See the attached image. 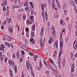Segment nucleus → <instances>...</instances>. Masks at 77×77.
<instances>
[{"label": "nucleus", "instance_id": "7ed1b4c3", "mask_svg": "<svg viewBox=\"0 0 77 77\" xmlns=\"http://www.w3.org/2000/svg\"><path fill=\"white\" fill-rule=\"evenodd\" d=\"M74 68H75V64L73 63L72 64L71 66V72L72 73L74 72Z\"/></svg>", "mask_w": 77, "mask_h": 77}, {"label": "nucleus", "instance_id": "864d4df0", "mask_svg": "<svg viewBox=\"0 0 77 77\" xmlns=\"http://www.w3.org/2000/svg\"><path fill=\"white\" fill-rule=\"evenodd\" d=\"M22 77H24V72H22Z\"/></svg>", "mask_w": 77, "mask_h": 77}, {"label": "nucleus", "instance_id": "c03bdc74", "mask_svg": "<svg viewBox=\"0 0 77 77\" xmlns=\"http://www.w3.org/2000/svg\"><path fill=\"white\" fill-rule=\"evenodd\" d=\"M1 47L2 48H4L5 47V45H1Z\"/></svg>", "mask_w": 77, "mask_h": 77}, {"label": "nucleus", "instance_id": "680f3d73", "mask_svg": "<svg viewBox=\"0 0 77 77\" xmlns=\"http://www.w3.org/2000/svg\"><path fill=\"white\" fill-rule=\"evenodd\" d=\"M14 61L13 60L11 61V65H12V64H14Z\"/></svg>", "mask_w": 77, "mask_h": 77}, {"label": "nucleus", "instance_id": "3c124183", "mask_svg": "<svg viewBox=\"0 0 77 77\" xmlns=\"http://www.w3.org/2000/svg\"><path fill=\"white\" fill-rule=\"evenodd\" d=\"M5 10H6V8L5 7H3V11H5Z\"/></svg>", "mask_w": 77, "mask_h": 77}, {"label": "nucleus", "instance_id": "72a5a7b5", "mask_svg": "<svg viewBox=\"0 0 77 77\" xmlns=\"http://www.w3.org/2000/svg\"><path fill=\"white\" fill-rule=\"evenodd\" d=\"M43 63L45 65H46L47 67H48V65H47V63H46V62H45V61L44 60H43Z\"/></svg>", "mask_w": 77, "mask_h": 77}, {"label": "nucleus", "instance_id": "4be33fe9", "mask_svg": "<svg viewBox=\"0 0 77 77\" xmlns=\"http://www.w3.org/2000/svg\"><path fill=\"white\" fill-rule=\"evenodd\" d=\"M14 70L15 71V72H17V66L16 65L14 67Z\"/></svg>", "mask_w": 77, "mask_h": 77}, {"label": "nucleus", "instance_id": "423d86ee", "mask_svg": "<svg viewBox=\"0 0 77 77\" xmlns=\"http://www.w3.org/2000/svg\"><path fill=\"white\" fill-rule=\"evenodd\" d=\"M53 38L52 37H51L50 38L49 40V44H51V43H52V42H53Z\"/></svg>", "mask_w": 77, "mask_h": 77}, {"label": "nucleus", "instance_id": "2f4dec72", "mask_svg": "<svg viewBox=\"0 0 77 77\" xmlns=\"http://www.w3.org/2000/svg\"><path fill=\"white\" fill-rule=\"evenodd\" d=\"M0 50L2 51H5V50H4V48H1V47H0Z\"/></svg>", "mask_w": 77, "mask_h": 77}, {"label": "nucleus", "instance_id": "f8f14e48", "mask_svg": "<svg viewBox=\"0 0 77 77\" xmlns=\"http://www.w3.org/2000/svg\"><path fill=\"white\" fill-rule=\"evenodd\" d=\"M51 68L55 70H56V69H57V66H56L55 64L52 67H51Z\"/></svg>", "mask_w": 77, "mask_h": 77}, {"label": "nucleus", "instance_id": "f704fd0d", "mask_svg": "<svg viewBox=\"0 0 77 77\" xmlns=\"http://www.w3.org/2000/svg\"><path fill=\"white\" fill-rule=\"evenodd\" d=\"M31 36L32 37H33L34 36H35V34L34 32H32L31 33Z\"/></svg>", "mask_w": 77, "mask_h": 77}, {"label": "nucleus", "instance_id": "bb28decb", "mask_svg": "<svg viewBox=\"0 0 77 77\" xmlns=\"http://www.w3.org/2000/svg\"><path fill=\"white\" fill-rule=\"evenodd\" d=\"M58 67L60 69L61 68V66H60V63H59V62H58Z\"/></svg>", "mask_w": 77, "mask_h": 77}, {"label": "nucleus", "instance_id": "f03ea898", "mask_svg": "<svg viewBox=\"0 0 77 77\" xmlns=\"http://www.w3.org/2000/svg\"><path fill=\"white\" fill-rule=\"evenodd\" d=\"M26 67L28 70H29V66L30 68L31 69H32V64H30L29 63V62H26Z\"/></svg>", "mask_w": 77, "mask_h": 77}, {"label": "nucleus", "instance_id": "bf43d9fd", "mask_svg": "<svg viewBox=\"0 0 77 77\" xmlns=\"http://www.w3.org/2000/svg\"><path fill=\"white\" fill-rule=\"evenodd\" d=\"M65 29H63L62 31L61 32L62 33H63V32H65Z\"/></svg>", "mask_w": 77, "mask_h": 77}, {"label": "nucleus", "instance_id": "39448f33", "mask_svg": "<svg viewBox=\"0 0 77 77\" xmlns=\"http://www.w3.org/2000/svg\"><path fill=\"white\" fill-rule=\"evenodd\" d=\"M54 74L56 77H62V76H61V75H59V73L57 72H54Z\"/></svg>", "mask_w": 77, "mask_h": 77}, {"label": "nucleus", "instance_id": "5701e85b", "mask_svg": "<svg viewBox=\"0 0 77 77\" xmlns=\"http://www.w3.org/2000/svg\"><path fill=\"white\" fill-rule=\"evenodd\" d=\"M39 68H40V69H41V68H42V62H41V61H40L39 62Z\"/></svg>", "mask_w": 77, "mask_h": 77}, {"label": "nucleus", "instance_id": "f3484780", "mask_svg": "<svg viewBox=\"0 0 77 77\" xmlns=\"http://www.w3.org/2000/svg\"><path fill=\"white\" fill-rule=\"evenodd\" d=\"M8 31L9 32H10V33H12V31H13V30H12V29L10 27H9L8 28Z\"/></svg>", "mask_w": 77, "mask_h": 77}, {"label": "nucleus", "instance_id": "c756f323", "mask_svg": "<svg viewBox=\"0 0 77 77\" xmlns=\"http://www.w3.org/2000/svg\"><path fill=\"white\" fill-rule=\"evenodd\" d=\"M32 30H33L35 31V25H33L32 26Z\"/></svg>", "mask_w": 77, "mask_h": 77}, {"label": "nucleus", "instance_id": "de8ad7c7", "mask_svg": "<svg viewBox=\"0 0 77 77\" xmlns=\"http://www.w3.org/2000/svg\"><path fill=\"white\" fill-rule=\"evenodd\" d=\"M8 22V23H11V20H6Z\"/></svg>", "mask_w": 77, "mask_h": 77}, {"label": "nucleus", "instance_id": "6e6d98bb", "mask_svg": "<svg viewBox=\"0 0 77 77\" xmlns=\"http://www.w3.org/2000/svg\"><path fill=\"white\" fill-rule=\"evenodd\" d=\"M29 54L31 56H33V53H29Z\"/></svg>", "mask_w": 77, "mask_h": 77}, {"label": "nucleus", "instance_id": "4468645a", "mask_svg": "<svg viewBox=\"0 0 77 77\" xmlns=\"http://www.w3.org/2000/svg\"><path fill=\"white\" fill-rule=\"evenodd\" d=\"M20 47H21V48L23 49V50H24V48L26 47V46H24V45L22 44L20 45Z\"/></svg>", "mask_w": 77, "mask_h": 77}, {"label": "nucleus", "instance_id": "9b49d317", "mask_svg": "<svg viewBox=\"0 0 77 77\" xmlns=\"http://www.w3.org/2000/svg\"><path fill=\"white\" fill-rule=\"evenodd\" d=\"M54 48H55V47H56L57 48H58V44H57V42H55V43H54Z\"/></svg>", "mask_w": 77, "mask_h": 77}, {"label": "nucleus", "instance_id": "a211bd4d", "mask_svg": "<svg viewBox=\"0 0 77 77\" xmlns=\"http://www.w3.org/2000/svg\"><path fill=\"white\" fill-rule=\"evenodd\" d=\"M0 59L1 60H3V59H4V55H0Z\"/></svg>", "mask_w": 77, "mask_h": 77}, {"label": "nucleus", "instance_id": "f257e3e1", "mask_svg": "<svg viewBox=\"0 0 77 77\" xmlns=\"http://www.w3.org/2000/svg\"><path fill=\"white\" fill-rule=\"evenodd\" d=\"M61 41H60V49L59 52V58L60 57V55H62V53H63V49H62V47L63 46V40H61Z\"/></svg>", "mask_w": 77, "mask_h": 77}, {"label": "nucleus", "instance_id": "9d476101", "mask_svg": "<svg viewBox=\"0 0 77 77\" xmlns=\"http://www.w3.org/2000/svg\"><path fill=\"white\" fill-rule=\"evenodd\" d=\"M30 42H31L32 44H33V43H35V40H34L33 38H31L30 39Z\"/></svg>", "mask_w": 77, "mask_h": 77}, {"label": "nucleus", "instance_id": "774afa93", "mask_svg": "<svg viewBox=\"0 0 77 77\" xmlns=\"http://www.w3.org/2000/svg\"><path fill=\"white\" fill-rule=\"evenodd\" d=\"M75 35L76 36H77V31H76L75 32Z\"/></svg>", "mask_w": 77, "mask_h": 77}, {"label": "nucleus", "instance_id": "7c9ffc66", "mask_svg": "<svg viewBox=\"0 0 77 77\" xmlns=\"http://www.w3.org/2000/svg\"><path fill=\"white\" fill-rule=\"evenodd\" d=\"M45 17L46 18V20H47L48 19V18H47V17L48 15H47V11H45Z\"/></svg>", "mask_w": 77, "mask_h": 77}, {"label": "nucleus", "instance_id": "6e6552de", "mask_svg": "<svg viewBox=\"0 0 77 77\" xmlns=\"http://www.w3.org/2000/svg\"><path fill=\"white\" fill-rule=\"evenodd\" d=\"M46 5L44 4H42L41 5L42 10L44 11V8H45Z\"/></svg>", "mask_w": 77, "mask_h": 77}, {"label": "nucleus", "instance_id": "052dcab7", "mask_svg": "<svg viewBox=\"0 0 77 77\" xmlns=\"http://www.w3.org/2000/svg\"><path fill=\"white\" fill-rule=\"evenodd\" d=\"M17 0H15L14 1L15 4H17Z\"/></svg>", "mask_w": 77, "mask_h": 77}, {"label": "nucleus", "instance_id": "cd10ccee", "mask_svg": "<svg viewBox=\"0 0 77 77\" xmlns=\"http://www.w3.org/2000/svg\"><path fill=\"white\" fill-rule=\"evenodd\" d=\"M60 23L61 24H62V25H63V23H64V22L62 20H60Z\"/></svg>", "mask_w": 77, "mask_h": 77}, {"label": "nucleus", "instance_id": "4c0bfd02", "mask_svg": "<svg viewBox=\"0 0 77 77\" xmlns=\"http://www.w3.org/2000/svg\"><path fill=\"white\" fill-rule=\"evenodd\" d=\"M31 13L32 15H33L34 14V11H33V10H32V11H31Z\"/></svg>", "mask_w": 77, "mask_h": 77}, {"label": "nucleus", "instance_id": "e433bc0d", "mask_svg": "<svg viewBox=\"0 0 77 77\" xmlns=\"http://www.w3.org/2000/svg\"><path fill=\"white\" fill-rule=\"evenodd\" d=\"M66 4H65L63 5V9H65V7H66Z\"/></svg>", "mask_w": 77, "mask_h": 77}, {"label": "nucleus", "instance_id": "69168bd1", "mask_svg": "<svg viewBox=\"0 0 77 77\" xmlns=\"http://www.w3.org/2000/svg\"><path fill=\"white\" fill-rule=\"evenodd\" d=\"M54 7H55L54 5H52V8L53 9H54Z\"/></svg>", "mask_w": 77, "mask_h": 77}, {"label": "nucleus", "instance_id": "20e7f679", "mask_svg": "<svg viewBox=\"0 0 77 77\" xmlns=\"http://www.w3.org/2000/svg\"><path fill=\"white\" fill-rule=\"evenodd\" d=\"M75 42H74L73 45V47L74 49H75L74 50L75 51V50H76V49H77V41H76L75 45ZM74 45H75V46H74Z\"/></svg>", "mask_w": 77, "mask_h": 77}, {"label": "nucleus", "instance_id": "6ab92c4d", "mask_svg": "<svg viewBox=\"0 0 77 77\" xmlns=\"http://www.w3.org/2000/svg\"><path fill=\"white\" fill-rule=\"evenodd\" d=\"M44 31V29L43 28H42L41 30V36H42L43 35V31Z\"/></svg>", "mask_w": 77, "mask_h": 77}, {"label": "nucleus", "instance_id": "ea45409f", "mask_svg": "<svg viewBox=\"0 0 77 77\" xmlns=\"http://www.w3.org/2000/svg\"><path fill=\"white\" fill-rule=\"evenodd\" d=\"M31 73L32 76H33V77H35V75H34L33 72L32 70H31Z\"/></svg>", "mask_w": 77, "mask_h": 77}, {"label": "nucleus", "instance_id": "338daca9", "mask_svg": "<svg viewBox=\"0 0 77 77\" xmlns=\"http://www.w3.org/2000/svg\"><path fill=\"white\" fill-rule=\"evenodd\" d=\"M29 4H30V5H31V6L33 5V4L31 2H29Z\"/></svg>", "mask_w": 77, "mask_h": 77}, {"label": "nucleus", "instance_id": "4d7b16f0", "mask_svg": "<svg viewBox=\"0 0 77 77\" xmlns=\"http://www.w3.org/2000/svg\"><path fill=\"white\" fill-rule=\"evenodd\" d=\"M52 34H54V35H55V31H53L52 32Z\"/></svg>", "mask_w": 77, "mask_h": 77}, {"label": "nucleus", "instance_id": "79ce46f5", "mask_svg": "<svg viewBox=\"0 0 77 77\" xmlns=\"http://www.w3.org/2000/svg\"><path fill=\"white\" fill-rule=\"evenodd\" d=\"M45 73H46V74H47L48 75L50 74V73H49V71H46Z\"/></svg>", "mask_w": 77, "mask_h": 77}, {"label": "nucleus", "instance_id": "49530a36", "mask_svg": "<svg viewBox=\"0 0 77 77\" xmlns=\"http://www.w3.org/2000/svg\"><path fill=\"white\" fill-rule=\"evenodd\" d=\"M26 24H29V20H28L26 21Z\"/></svg>", "mask_w": 77, "mask_h": 77}, {"label": "nucleus", "instance_id": "37998d69", "mask_svg": "<svg viewBox=\"0 0 77 77\" xmlns=\"http://www.w3.org/2000/svg\"><path fill=\"white\" fill-rule=\"evenodd\" d=\"M70 77H74V74H70Z\"/></svg>", "mask_w": 77, "mask_h": 77}, {"label": "nucleus", "instance_id": "e2e57ef3", "mask_svg": "<svg viewBox=\"0 0 77 77\" xmlns=\"http://www.w3.org/2000/svg\"><path fill=\"white\" fill-rule=\"evenodd\" d=\"M28 30H29V28H26V32H28Z\"/></svg>", "mask_w": 77, "mask_h": 77}, {"label": "nucleus", "instance_id": "09e8293b", "mask_svg": "<svg viewBox=\"0 0 77 77\" xmlns=\"http://www.w3.org/2000/svg\"><path fill=\"white\" fill-rule=\"evenodd\" d=\"M21 53L22 54H25V53H24V51H23V50H22L21 51Z\"/></svg>", "mask_w": 77, "mask_h": 77}, {"label": "nucleus", "instance_id": "a878e982", "mask_svg": "<svg viewBox=\"0 0 77 77\" xmlns=\"http://www.w3.org/2000/svg\"><path fill=\"white\" fill-rule=\"evenodd\" d=\"M29 9V6H27L26 7V8H25V11H28Z\"/></svg>", "mask_w": 77, "mask_h": 77}, {"label": "nucleus", "instance_id": "13d9d810", "mask_svg": "<svg viewBox=\"0 0 77 77\" xmlns=\"http://www.w3.org/2000/svg\"><path fill=\"white\" fill-rule=\"evenodd\" d=\"M49 59L51 62H53V60L51 58H49Z\"/></svg>", "mask_w": 77, "mask_h": 77}, {"label": "nucleus", "instance_id": "b1692460", "mask_svg": "<svg viewBox=\"0 0 77 77\" xmlns=\"http://www.w3.org/2000/svg\"><path fill=\"white\" fill-rule=\"evenodd\" d=\"M8 38V36L5 35L4 36V38H3V41H5V39H6V40Z\"/></svg>", "mask_w": 77, "mask_h": 77}, {"label": "nucleus", "instance_id": "393cba45", "mask_svg": "<svg viewBox=\"0 0 77 77\" xmlns=\"http://www.w3.org/2000/svg\"><path fill=\"white\" fill-rule=\"evenodd\" d=\"M54 65H55V64H54V63H53V62H51L50 64L51 67H52Z\"/></svg>", "mask_w": 77, "mask_h": 77}, {"label": "nucleus", "instance_id": "0e129e2a", "mask_svg": "<svg viewBox=\"0 0 77 77\" xmlns=\"http://www.w3.org/2000/svg\"><path fill=\"white\" fill-rule=\"evenodd\" d=\"M26 37H27V38L29 37V34L26 35Z\"/></svg>", "mask_w": 77, "mask_h": 77}, {"label": "nucleus", "instance_id": "a19ab883", "mask_svg": "<svg viewBox=\"0 0 77 77\" xmlns=\"http://www.w3.org/2000/svg\"><path fill=\"white\" fill-rule=\"evenodd\" d=\"M30 20H33V16H31L30 17Z\"/></svg>", "mask_w": 77, "mask_h": 77}, {"label": "nucleus", "instance_id": "dca6fc26", "mask_svg": "<svg viewBox=\"0 0 77 77\" xmlns=\"http://www.w3.org/2000/svg\"><path fill=\"white\" fill-rule=\"evenodd\" d=\"M42 17L43 18L44 20L45 19V15L44 14V11H42Z\"/></svg>", "mask_w": 77, "mask_h": 77}, {"label": "nucleus", "instance_id": "aec40b11", "mask_svg": "<svg viewBox=\"0 0 77 77\" xmlns=\"http://www.w3.org/2000/svg\"><path fill=\"white\" fill-rule=\"evenodd\" d=\"M5 45H6L7 46H8V47H10V46H11V45L10 44H9V43L7 42H5Z\"/></svg>", "mask_w": 77, "mask_h": 77}, {"label": "nucleus", "instance_id": "412c9836", "mask_svg": "<svg viewBox=\"0 0 77 77\" xmlns=\"http://www.w3.org/2000/svg\"><path fill=\"white\" fill-rule=\"evenodd\" d=\"M65 60H64V61H63V63H62V66L63 67H65Z\"/></svg>", "mask_w": 77, "mask_h": 77}, {"label": "nucleus", "instance_id": "8fccbe9b", "mask_svg": "<svg viewBox=\"0 0 77 77\" xmlns=\"http://www.w3.org/2000/svg\"><path fill=\"white\" fill-rule=\"evenodd\" d=\"M34 58H37V57H39V56H37L36 55H35L34 56Z\"/></svg>", "mask_w": 77, "mask_h": 77}, {"label": "nucleus", "instance_id": "ddd939ff", "mask_svg": "<svg viewBox=\"0 0 77 77\" xmlns=\"http://www.w3.org/2000/svg\"><path fill=\"white\" fill-rule=\"evenodd\" d=\"M40 47H42V38H41L40 42Z\"/></svg>", "mask_w": 77, "mask_h": 77}, {"label": "nucleus", "instance_id": "c9c22d12", "mask_svg": "<svg viewBox=\"0 0 77 77\" xmlns=\"http://www.w3.org/2000/svg\"><path fill=\"white\" fill-rule=\"evenodd\" d=\"M28 5V2H26L24 4V6H26Z\"/></svg>", "mask_w": 77, "mask_h": 77}, {"label": "nucleus", "instance_id": "a18cd8bd", "mask_svg": "<svg viewBox=\"0 0 77 77\" xmlns=\"http://www.w3.org/2000/svg\"><path fill=\"white\" fill-rule=\"evenodd\" d=\"M23 20H25L26 18V15H23Z\"/></svg>", "mask_w": 77, "mask_h": 77}, {"label": "nucleus", "instance_id": "58836bf2", "mask_svg": "<svg viewBox=\"0 0 77 77\" xmlns=\"http://www.w3.org/2000/svg\"><path fill=\"white\" fill-rule=\"evenodd\" d=\"M8 62H9V65H11V63H12V61H11V60H8Z\"/></svg>", "mask_w": 77, "mask_h": 77}, {"label": "nucleus", "instance_id": "0eeeda50", "mask_svg": "<svg viewBox=\"0 0 77 77\" xmlns=\"http://www.w3.org/2000/svg\"><path fill=\"white\" fill-rule=\"evenodd\" d=\"M7 4H8V2H7V1H5V2L2 3V7L5 6H6L7 5Z\"/></svg>", "mask_w": 77, "mask_h": 77}, {"label": "nucleus", "instance_id": "1a4fd4ad", "mask_svg": "<svg viewBox=\"0 0 77 77\" xmlns=\"http://www.w3.org/2000/svg\"><path fill=\"white\" fill-rule=\"evenodd\" d=\"M16 56L17 59L20 58V54L19 53V51H17L16 52Z\"/></svg>", "mask_w": 77, "mask_h": 77}, {"label": "nucleus", "instance_id": "2eb2a0df", "mask_svg": "<svg viewBox=\"0 0 77 77\" xmlns=\"http://www.w3.org/2000/svg\"><path fill=\"white\" fill-rule=\"evenodd\" d=\"M9 72L10 73V76L11 77L13 75V74H12V70L10 68L9 69Z\"/></svg>", "mask_w": 77, "mask_h": 77}, {"label": "nucleus", "instance_id": "603ef678", "mask_svg": "<svg viewBox=\"0 0 77 77\" xmlns=\"http://www.w3.org/2000/svg\"><path fill=\"white\" fill-rule=\"evenodd\" d=\"M7 60H8V58L6 57L4 59L5 61V62H6L7 61Z\"/></svg>", "mask_w": 77, "mask_h": 77}, {"label": "nucleus", "instance_id": "473e14b6", "mask_svg": "<svg viewBox=\"0 0 77 77\" xmlns=\"http://www.w3.org/2000/svg\"><path fill=\"white\" fill-rule=\"evenodd\" d=\"M6 40H7V41H10L11 40V38H10L8 36V37L7 38V39Z\"/></svg>", "mask_w": 77, "mask_h": 77}, {"label": "nucleus", "instance_id": "5fc2aeb1", "mask_svg": "<svg viewBox=\"0 0 77 77\" xmlns=\"http://www.w3.org/2000/svg\"><path fill=\"white\" fill-rule=\"evenodd\" d=\"M20 62H21V61H23V58H22V57H20Z\"/></svg>", "mask_w": 77, "mask_h": 77}, {"label": "nucleus", "instance_id": "c85d7f7f", "mask_svg": "<svg viewBox=\"0 0 77 77\" xmlns=\"http://www.w3.org/2000/svg\"><path fill=\"white\" fill-rule=\"evenodd\" d=\"M64 13L65 15H67V10L66 9H65L64 10Z\"/></svg>", "mask_w": 77, "mask_h": 77}]
</instances>
